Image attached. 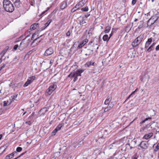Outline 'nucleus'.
I'll list each match as a JSON object with an SVG mask.
<instances>
[{
	"label": "nucleus",
	"instance_id": "1",
	"mask_svg": "<svg viewBox=\"0 0 159 159\" xmlns=\"http://www.w3.org/2000/svg\"><path fill=\"white\" fill-rule=\"evenodd\" d=\"M3 6L5 10L9 12H12L14 10V7L9 0H3Z\"/></svg>",
	"mask_w": 159,
	"mask_h": 159
},
{
	"label": "nucleus",
	"instance_id": "2",
	"mask_svg": "<svg viewBox=\"0 0 159 159\" xmlns=\"http://www.w3.org/2000/svg\"><path fill=\"white\" fill-rule=\"evenodd\" d=\"M158 19V17L155 16H152L147 21V26L151 27Z\"/></svg>",
	"mask_w": 159,
	"mask_h": 159
},
{
	"label": "nucleus",
	"instance_id": "3",
	"mask_svg": "<svg viewBox=\"0 0 159 159\" xmlns=\"http://www.w3.org/2000/svg\"><path fill=\"white\" fill-rule=\"evenodd\" d=\"M29 36V35L27 36L25 39H23L20 43L19 47V49L20 51H22L28 46V43L26 44L25 42V39Z\"/></svg>",
	"mask_w": 159,
	"mask_h": 159
},
{
	"label": "nucleus",
	"instance_id": "4",
	"mask_svg": "<svg viewBox=\"0 0 159 159\" xmlns=\"http://www.w3.org/2000/svg\"><path fill=\"white\" fill-rule=\"evenodd\" d=\"M93 49L90 48L89 46H87L85 48L84 51L85 55L86 56H89L93 54Z\"/></svg>",
	"mask_w": 159,
	"mask_h": 159
},
{
	"label": "nucleus",
	"instance_id": "5",
	"mask_svg": "<svg viewBox=\"0 0 159 159\" xmlns=\"http://www.w3.org/2000/svg\"><path fill=\"white\" fill-rule=\"evenodd\" d=\"M149 144L147 142L145 141H142L138 146L140 147L143 151H145L148 147Z\"/></svg>",
	"mask_w": 159,
	"mask_h": 159
},
{
	"label": "nucleus",
	"instance_id": "6",
	"mask_svg": "<svg viewBox=\"0 0 159 159\" xmlns=\"http://www.w3.org/2000/svg\"><path fill=\"white\" fill-rule=\"evenodd\" d=\"M84 70V69H78L75 71L76 75L73 80L74 82H75L78 80V76H81V73L83 72Z\"/></svg>",
	"mask_w": 159,
	"mask_h": 159
},
{
	"label": "nucleus",
	"instance_id": "7",
	"mask_svg": "<svg viewBox=\"0 0 159 159\" xmlns=\"http://www.w3.org/2000/svg\"><path fill=\"white\" fill-rule=\"evenodd\" d=\"M154 123H155V122L152 121L150 123H149L148 124L145 126L143 127L141 129V131H143L145 129L148 130L150 128V129H149V130H150V129H154V127L152 125Z\"/></svg>",
	"mask_w": 159,
	"mask_h": 159
},
{
	"label": "nucleus",
	"instance_id": "8",
	"mask_svg": "<svg viewBox=\"0 0 159 159\" xmlns=\"http://www.w3.org/2000/svg\"><path fill=\"white\" fill-rule=\"evenodd\" d=\"M54 52L53 49L51 47L49 48H48L47 49L44 53V56H48L52 54Z\"/></svg>",
	"mask_w": 159,
	"mask_h": 159
},
{
	"label": "nucleus",
	"instance_id": "9",
	"mask_svg": "<svg viewBox=\"0 0 159 159\" xmlns=\"http://www.w3.org/2000/svg\"><path fill=\"white\" fill-rule=\"evenodd\" d=\"M48 111V110L46 109V108H43L41 109L38 113V114L40 116L44 115L46 112Z\"/></svg>",
	"mask_w": 159,
	"mask_h": 159
},
{
	"label": "nucleus",
	"instance_id": "10",
	"mask_svg": "<svg viewBox=\"0 0 159 159\" xmlns=\"http://www.w3.org/2000/svg\"><path fill=\"white\" fill-rule=\"evenodd\" d=\"M39 25H40V24L39 23H35L31 25L30 29L31 30H34L37 28H39L41 27Z\"/></svg>",
	"mask_w": 159,
	"mask_h": 159
},
{
	"label": "nucleus",
	"instance_id": "11",
	"mask_svg": "<svg viewBox=\"0 0 159 159\" xmlns=\"http://www.w3.org/2000/svg\"><path fill=\"white\" fill-rule=\"evenodd\" d=\"M153 135V133L152 132L148 134H145L143 137V138L146 140L148 139Z\"/></svg>",
	"mask_w": 159,
	"mask_h": 159
},
{
	"label": "nucleus",
	"instance_id": "12",
	"mask_svg": "<svg viewBox=\"0 0 159 159\" xmlns=\"http://www.w3.org/2000/svg\"><path fill=\"white\" fill-rule=\"evenodd\" d=\"M140 43L139 42L138 39L136 38L134 41L132 43V45L133 47H136Z\"/></svg>",
	"mask_w": 159,
	"mask_h": 159
},
{
	"label": "nucleus",
	"instance_id": "13",
	"mask_svg": "<svg viewBox=\"0 0 159 159\" xmlns=\"http://www.w3.org/2000/svg\"><path fill=\"white\" fill-rule=\"evenodd\" d=\"M89 46L90 47V48H92V49H93L92 50L93 52L96 51V50L98 49L99 46L97 43H93L92 46Z\"/></svg>",
	"mask_w": 159,
	"mask_h": 159
},
{
	"label": "nucleus",
	"instance_id": "14",
	"mask_svg": "<svg viewBox=\"0 0 159 159\" xmlns=\"http://www.w3.org/2000/svg\"><path fill=\"white\" fill-rule=\"evenodd\" d=\"M33 82L31 78H29L24 85V87H26L30 84Z\"/></svg>",
	"mask_w": 159,
	"mask_h": 159
},
{
	"label": "nucleus",
	"instance_id": "15",
	"mask_svg": "<svg viewBox=\"0 0 159 159\" xmlns=\"http://www.w3.org/2000/svg\"><path fill=\"white\" fill-rule=\"evenodd\" d=\"M152 41V38H149L148 39L147 41L146 42L145 44V48H147L151 44Z\"/></svg>",
	"mask_w": 159,
	"mask_h": 159
},
{
	"label": "nucleus",
	"instance_id": "16",
	"mask_svg": "<svg viewBox=\"0 0 159 159\" xmlns=\"http://www.w3.org/2000/svg\"><path fill=\"white\" fill-rule=\"evenodd\" d=\"M67 6V3L66 2L64 1L62 2L60 5V9L61 10H63L65 9Z\"/></svg>",
	"mask_w": 159,
	"mask_h": 159
},
{
	"label": "nucleus",
	"instance_id": "17",
	"mask_svg": "<svg viewBox=\"0 0 159 159\" xmlns=\"http://www.w3.org/2000/svg\"><path fill=\"white\" fill-rule=\"evenodd\" d=\"M146 75L145 73H144V74H142L141 75L140 80L142 82H144L146 81V80L147 78L146 77Z\"/></svg>",
	"mask_w": 159,
	"mask_h": 159
},
{
	"label": "nucleus",
	"instance_id": "18",
	"mask_svg": "<svg viewBox=\"0 0 159 159\" xmlns=\"http://www.w3.org/2000/svg\"><path fill=\"white\" fill-rule=\"evenodd\" d=\"M96 141H98L100 143H103L105 141V138L103 136H102L99 138L97 140H96Z\"/></svg>",
	"mask_w": 159,
	"mask_h": 159
},
{
	"label": "nucleus",
	"instance_id": "19",
	"mask_svg": "<svg viewBox=\"0 0 159 159\" xmlns=\"http://www.w3.org/2000/svg\"><path fill=\"white\" fill-rule=\"evenodd\" d=\"M110 38V36H108L107 34H106L103 36L102 39L104 41L108 42Z\"/></svg>",
	"mask_w": 159,
	"mask_h": 159
},
{
	"label": "nucleus",
	"instance_id": "20",
	"mask_svg": "<svg viewBox=\"0 0 159 159\" xmlns=\"http://www.w3.org/2000/svg\"><path fill=\"white\" fill-rule=\"evenodd\" d=\"M39 26H41V27L39 28V29L37 30V32H40L42 31L45 30L47 27H46L44 24L43 25V26H42V25H41V24H40V25H39Z\"/></svg>",
	"mask_w": 159,
	"mask_h": 159
},
{
	"label": "nucleus",
	"instance_id": "21",
	"mask_svg": "<svg viewBox=\"0 0 159 159\" xmlns=\"http://www.w3.org/2000/svg\"><path fill=\"white\" fill-rule=\"evenodd\" d=\"M21 4L20 0H16V1L14 3L15 6L18 8L20 7Z\"/></svg>",
	"mask_w": 159,
	"mask_h": 159
},
{
	"label": "nucleus",
	"instance_id": "22",
	"mask_svg": "<svg viewBox=\"0 0 159 159\" xmlns=\"http://www.w3.org/2000/svg\"><path fill=\"white\" fill-rule=\"evenodd\" d=\"M76 75V74L75 71H74L71 72L70 74L68 76V77H70L71 79L74 77L75 78V76Z\"/></svg>",
	"mask_w": 159,
	"mask_h": 159
},
{
	"label": "nucleus",
	"instance_id": "23",
	"mask_svg": "<svg viewBox=\"0 0 159 159\" xmlns=\"http://www.w3.org/2000/svg\"><path fill=\"white\" fill-rule=\"evenodd\" d=\"M57 87V86L56 84H53L52 85H51L49 87V89L53 92L55 90Z\"/></svg>",
	"mask_w": 159,
	"mask_h": 159
},
{
	"label": "nucleus",
	"instance_id": "24",
	"mask_svg": "<svg viewBox=\"0 0 159 159\" xmlns=\"http://www.w3.org/2000/svg\"><path fill=\"white\" fill-rule=\"evenodd\" d=\"M40 32H37V30L36 31L33 35L31 37V40H33L34 38L38 37L39 35V34Z\"/></svg>",
	"mask_w": 159,
	"mask_h": 159
},
{
	"label": "nucleus",
	"instance_id": "25",
	"mask_svg": "<svg viewBox=\"0 0 159 159\" xmlns=\"http://www.w3.org/2000/svg\"><path fill=\"white\" fill-rule=\"evenodd\" d=\"M131 24H129L127 25L125 28V30L126 32L128 33L131 30L132 27H130Z\"/></svg>",
	"mask_w": 159,
	"mask_h": 159
},
{
	"label": "nucleus",
	"instance_id": "26",
	"mask_svg": "<svg viewBox=\"0 0 159 159\" xmlns=\"http://www.w3.org/2000/svg\"><path fill=\"white\" fill-rule=\"evenodd\" d=\"M64 125V123H61L59 124L56 127L55 129L57 130L58 131L60 130L61 129V128Z\"/></svg>",
	"mask_w": 159,
	"mask_h": 159
},
{
	"label": "nucleus",
	"instance_id": "27",
	"mask_svg": "<svg viewBox=\"0 0 159 159\" xmlns=\"http://www.w3.org/2000/svg\"><path fill=\"white\" fill-rule=\"evenodd\" d=\"M111 29V27L109 25L107 26L105 28L104 32L106 34L108 33L110 30Z\"/></svg>",
	"mask_w": 159,
	"mask_h": 159
},
{
	"label": "nucleus",
	"instance_id": "28",
	"mask_svg": "<svg viewBox=\"0 0 159 159\" xmlns=\"http://www.w3.org/2000/svg\"><path fill=\"white\" fill-rule=\"evenodd\" d=\"M111 98L109 97V96L107 97V99L105 101L104 104L105 105H108L109 103H110V102L111 101Z\"/></svg>",
	"mask_w": 159,
	"mask_h": 159
},
{
	"label": "nucleus",
	"instance_id": "29",
	"mask_svg": "<svg viewBox=\"0 0 159 159\" xmlns=\"http://www.w3.org/2000/svg\"><path fill=\"white\" fill-rule=\"evenodd\" d=\"M143 38L144 35L143 34H141L139 36L137 37V38L138 39L139 42L141 43Z\"/></svg>",
	"mask_w": 159,
	"mask_h": 159
},
{
	"label": "nucleus",
	"instance_id": "30",
	"mask_svg": "<svg viewBox=\"0 0 159 159\" xmlns=\"http://www.w3.org/2000/svg\"><path fill=\"white\" fill-rule=\"evenodd\" d=\"M151 119H152L151 117H148V118H146L145 119H144V120H143L142 121H141L140 123V124L141 125H142V124L145 123V121H146L147 120H151Z\"/></svg>",
	"mask_w": 159,
	"mask_h": 159
},
{
	"label": "nucleus",
	"instance_id": "31",
	"mask_svg": "<svg viewBox=\"0 0 159 159\" xmlns=\"http://www.w3.org/2000/svg\"><path fill=\"white\" fill-rule=\"evenodd\" d=\"M118 30L117 28H112L111 33L109 35V36L111 38L113 35V33H115Z\"/></svg>",
	"mask_w": 159,
	"mask_h": 159
},
{
	"label": "nucleus",
	"instance_id": "32",
	"mask_svg": "<svg viewBox=\"0 0 159 159\" xmlns=\"http://www.w3.org/2000/svg\"><path fill=\"white\" fill-rule=\"evenodd\" d=\"M144 21L143 20L140 21L139 23V25L138 27V28L140 29L142 28L143 26Z\"/></svg>",
	"mask_w": 159,
	"mask_h": 159
},
{
	"label": "nucleus",
	"instance_id": "33",
	"mask_svg": "<svg viewBox=\"0 0 159 159\" xmlns=\"http://www.w3.org/2000/svg\"><path fill=\"white\" fill-rule=\"evenodd\" d=\"M137 91V89H136L133 92L130 94L126 98V99L125 102L127 100L129 99L131 97V96L133 94H134L135 92Z\"/></svg>",
	"mask_w": 159,
	"mask_h": 159
},
{
	"label": "nucleus",
	"instance_id": "34",
	"mask_svg": "<svg viewBox=\"0 0 159 159\" xmlns=\"http://www.w3.org/2000/svg\"><path fill=\"white\" fill-rule=\"evenodd\" d=\"M87 1L88 0H82L79 2V4H81L80 6H83Z\"/></svg>",
	"mask_w": 159,
	"mask_h": 159
},
{
	"label": "nucleus",
	"instance_id": "35",
	"mask_svg": "<svg viewBox=\"0 0 159 159\" xmlns=\"http://www.w3.org/2000/svg\"><path fill=\"white\" fill-rule=\"evenodd\" d=\"M32 50H30L28 52L25 56L24 59H25L26 58V59L28 58L29 56L32 53Z\"/></svg>",
	"mask_w": 159,
	"mask_h": 159
},
{
	"label": "nucleus",
	"instance_id": "36",
	"mask_svg": "<svg viewBox=\"0 0 159 159\" xmlns=\"http://www.w3.org/2000/svg\"><path fill=\"white\" fill-rule=\"evenodd\" d=\"M14 157L12 153L10 154H9L6 156L5 157L6 159H11Z\"/></svg>",
	"mask_w": 159,
	"mask_h": 159
},
{
	"label": "nucleus",
	"instance_id": "37",
	"mask_svg": "<svg viewBox=\"0 0 159 159\" xmlns=\"http://www.w3.org/2000/svg\"><path fill=\"white\" fill-rule=\"evenodd\" d=\"M90 66H91V61L87 62L85 64V67H89Z\"/></svg>",
	"mask_w": 159,
	"mask_h": 159
},
{
	"label": "nucleus",
	"instance_id": "38",
	"mask_svg": "<svg viewBox=\"0 0 159 159\" xmlns=\"http://www.w3.org/2000/svg\"><path fill=\"white\" fill-rule=\"evenodd\" d=\"M154 47H153L152 46H150L147 49V51L148 52H150L151 51L153 50L154 49Z\"/></svg>",
	"mask_w": 159,
	"mask_h": 159
},
{
	"label": "nucleus",
	"instance_id": "39",
	"mask_svg": "<svg viewBox=\"0 0 159 159\" xmlns=\"http://www.w3.org/2000/svg\"><path fill=\"white\" fill-rule=\"evenodd\" d=\"M46 92L49 95H51L53 92L49 88L47 89Z\"/></svg>",
	"mask_w": 159,
	"mask_h": 159
},
{
	"label": "nucleus",
	"instance_id": "40",
	"mask_svg": "<svg viewBox=\"0 0 159 159\" xmlns=\"http://www.w3.org/2000/svg\"><path fill=\"white\" fill-rule=\"evenodd\" d=\"M52 20H49L47 23L44 24V25L46 26V27H48L52 22Z\"/></svg>",
	"mask_w": 159,
	"mask_h": 159
},
{
	"label": "nucleus",
	"instance_id": "41",
	"mask_svg": "<svg viewBox=\"0 0 159 159\" xmlns=\"http://www.w3.org/2000/svg\"><path fill=\"white\" fill-rule=\"evenodd\" d=\"M159 149V143H158L155 147V149H154V151L155 152H157Z\"/></svg>",
	"mask_w": 159,
	"mask_h": 159
},
{
	"label": "nucleus",
	"instance_id": "42",
	"mask_svg": "<svg viewBox=\"0 0 159 159\" xmlns=\"http://www.w3.org/2000/svg\"><path fill=\"white\" fill-rule=\"evenodd\" d=\"M89 10V8L88 7H86L84 8H82L81 9V10L82 11H88Z\"/></svg>",
	"mask_w": 159,
	"mask_h": 159
},
{
	"label": "nucleus",
	"instance_id": "43",
	"mask_svg": "<svg viewBox=\"0 0 159 159\" xmlns=\"http://www.w3.org/2000/svg\"><path fill=\"white\" fill-rule=\"evenodd\" d=\"M9 145V143H7L5 144H4L2 147H1V148H4V150H5V151L6 149L8 147Z\"/></svg>",
	"mask_w": 159,
	"mask_h": 159
},
{
	"label": "nucleus",
	"instance_id": "44",
	"mask_svg": "<svg viewBox=\"0 0 159 159\" xmlns=\"http://www.w3.org/2000/svg\"><path fill=\"white\" fill-rule=\"evenodd\" d=\"M84 17H83L82 18V19H82V20H80V25H83L85 23H86V22L84 21Z\"/></svg>",
	"mask_w": 159,
	"mask_h": 159
},
{
	"label": "nucleus",
	"instance_id": "45",
	"mask_svg": "<svg viewBox=\"0 0 159 159\" xmlns=\"http://www.w3.org/2000/svg\"><path fill=\"white\" fill-rule=\"evenodd\" d=\"M8 62H7V63H6L5 64H2L0 66V71L2 69H3L5 67L6 64Z\"/></svg>",
	"mask_w": 159,
	"mask_h": 159
},
{
	"label": "nucleus",
	"instance_id": "46",
	"mask_svg": "<svg viewBox=\"0 0 159 159\" xmlns=\"http://www.w3.org/2000/svg\"><path fill=\"white\" fill-rule=\"evenodd\" d=\"M111 109V107L109 106L108 105L107 106V107L104 109V112H107L108 110H110Z\"/></svg>",
	"mask_w": 159,
	"mask_h": 159
},
{
	"label": "nucleus",
	"instance_id": "47",
	"mask_svg": "<svg viewBox=\"0 0 159 159\" xmlns=\"http://www.w3.org/2000/svg\"><path fill=\"white\" fill-rule=\"evenodd\" d=\"M22 150V148L21 147H18L16 148V151H17V152H20Z\"/></svg>",
	"mask_w": 159,
	"mask_h": 159
},
{
	"label": "nucleus",
	"instance_id": "48",
	"mask_svg": "<svg viewBox=\"0 0 159 159\" xmlns=\"http://www.w3.org/2000/svg\"><path fill=\"white\" fill-rule=\"evenodd\" d=\"M91 66H93V67H92V68L95 69V66H96L97 65L96 63L95 62H92L91 61Z\"/></svg>",
	"mask_w": 159,
	"mask_h": 159
},
{
	"label": "nucleus",
	"instance_id": "49",
	"mask_svg": "<svg viewBox=\"0 0 159 159\" xmlns=\"http://www.w3.org/2000/svg\"><path fill=\"white\" fill-rule=\"evenodd\" d=\"M43 35H40L39 37H37V38H36L35 39H33V41L31 43V45H32V44H33V43H34L36 41V40L38 39L39 38H40Z\"/></svg>",
	"mask_w": 159,
	"mask_h": 159
},
{
	"label": "nucleus",
	"instance_id": "50",
	"mask_svg": "<svg viewBox=\"0 0 159 159\" xmlns=\"http://www.w3.org/2000/svg\"><path fill=\"white\" fill-rule=\"evenodd\" d=\"M88 41V39H85L82 42V43L84 45Z\"/></svg>",
	"mask_w": 159,
	"mask_h": 159
},
{
	"label": "nucleus",
	"instance_id": "51",
	"mask_svg": "<svg viewBox=\"0 0 159 159\" xmlns=\"http://www.w3.org/2000/svg\"><path fill=\"white\" fill-rule=\"evenodd\" d=\"M83 46H84V45L82 43L78 45V46L77 48V49H79L81 48Z\"/></svg>",
	"mask_w": 159,
	"mask_h": 159
},
{
	"label": "nucleus",
	"instance_id": "52",
	"mask_svg": "<svg viewBox=\"0 0 159 159\" xmlns=\"http://www.w3.org/2000/svg\"><path fill=\"white\" fill-rule=\"evenodd\" d=\"M81 4H79V2L75 6H76L77 8L76 10H78L80 8L82 7V6H80Z\"/></svg>",
	"mask_w": 159,
	"mask_h": 159
},
{
	"label": "nucleus",
	"instance_id": "53",
	"mask_svg": "<svg viewBox=\"0 0 159 159\" xmlns=\"http://www.w3.org/2000/svg\"><path fill=\"white\" fill-rule=\"evenodd\" d=\"M77 8L76 7V6H75L71 10V12H74L75 11L77 10H76Z\"/></svg>",
	"mask_w": 159,
	"mask_h": 159
},
{
	"label": "nucleus",
	"instance_id": "54",
	"mask_svg": "<svg viewBox=\"0 0 159 159\" xmlns=\"http://www.w3.org/2000/svg\"><path fill=\"white\" fill-rule=\"evenodd\" d=\"M19 47V46L18 44H16L14 45L13 47V49L15 50H16L17 49V48Z\"/></svg>",
	"mask_w": 159,
	"mask_h": 159
},
{
	"label": "nucleus",
	"instance_id": "55",
	"mask_svg": "<svg viewBox=\"0 0 159 159\" xmlns=\"http://www.w3.org/2000/svg\"><path fill=\"white\" fill-rule=\"evenodd\" d=\"M58 131L56 130L55 129L52 131V135H55L56 133Z\"/></svg>",
	"mask_w": 159,
	"mask_h": 159
},
{
	"label": "nucleus",
	"instance_id": "56",
	"mask_svg": "<svg viewBox=\"0 0 159 159\" xmlns=\"http://www.w3.org/2000/svg\"><path fill=\"white\" fill-rule=\"evenodd\" d=\"M78 143H77V142H76L75 143H74L73 144H72V145L73 146V147H74V148H76V147L78 145Z\"/></svg>",
	"mask_w": 159,
	"mask_h": 159
},
{
	"label": "nucleus",
	"instance_id": "57",
	"mask_svg": "<svg viewBox=\"0 0 159 159\" xmlns=\"http://www.w3.org/2000/svg\"><path fill=\"white\" fill-rule=\"evenodd\" d=\"M17 152H17V151H14L12 152L13 156L14 157V156L16 157L17 155L18 154V153H17Z\"/></svg>",
	"mask_w": 159,
	"mask_h": 159
},
{
	"label": "nucleus",
	"instance_id": "58",
	"mask_svg": "<svg viewBox=\"0 0 159 159\" xmlns=\"http://www.w3.org/2000/svg\"><path fill=\"white\" fill-rule=\"evenodd\" d=\"M138 157L137 156V155L135 154L134 156H133L132 157V159H137Z\"/></svg>",
	"mask_w": 159,
	"mask_h": 159
},
{
	"label": "nucleus",
	"instance_id": "59",
	"mask_svg": "<svg viewBox=\"0 0 159 159\" xmlns=\"http://www.w3.org/2000/svg\"><path fill=\"white\" fill-rule=\"evenodd\" d=\"M79 145H81L83 144V142L82 140L77 142Z\"/></svg>",
	"mask_w": 159,
	"mask_h": 159
},
{
	"label": "nucleus",
	"instance_id": "60",
	"mask_svg": "<svg viewBox=\"0 0 159 159\" xmlns=\"http://www.w3.org/2000/svg\"><path fill=\"white\" fill-rule=\"evenodd\" d=\"M8 105V102H7L6 101H4L3 102V106H4V107L6 106H7Z\"/></svg>",
	"mask_w": 159,
	"mask_h": 159
},
{
	"label": "nucleus",
	"instance_id": "61",
	"mask_svg": "<svg viewBox=\"0 0 159 159\" xmlns=\"http://www.w3.org/2000/svg\"><path fill=\"white\" fill-rule=\"evenodd\" d=\"M137 0H132V5H135L136 2Z\"/></svg>",
	"mask_w": 159,
	"mask_h": 159
},
{
	"label": "nucleus",
	"instance_id": "62",
	"mask_svg": "<svg viewBox=\"0 0 159 159\" xmlns=\"http://www.w3.org/2000/svg\"><path fill=\"white\" fill-rule=\"evenodd\" d=\"M93 41H90L89 42V44H88V45L87 46H92L93 45Z\"/></svg>",
	"mask_w": 159,
	"mask_h": 159
},
{
	"label": "nucleus",
	"instance_id": "63",
	"mask_svg": "<svg viewBox=\"0 0 159 159\" xmlns=\"http://www.w3.org/2000/svg\"><path fill=\"white\" fill-rule=\"evenodd\" d=\"M25 123L29 125H31L32 124V123L30 121L26 122Z\"/></svg>",
	"mask_w": 159,
	"mask_h": 159
},
{
	"label": "nucleus",
	"instance_id": "64",
	"mask_svg": "<svg viewBox=\"0 0 159 159\" xmlns=\"http://www.w3.org/2000/svg\"><path fill=\"white\" fill-rule=\"evenodd\" d=\"M66 35L67 36H69L70 35V31H68L67 32L66 34Z\"/></svg>",
	"mask_w": 159,
	"mask_h": 159
}]
</instances>
